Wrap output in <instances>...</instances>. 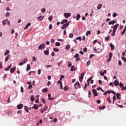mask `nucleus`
I'll return each instance as SVG.
<instances>
[{
	"mask_svg": "<svg viewBox=\"0 0 126 126\" xmlns=\"http://www.w3.org/2000/svg\"><path fill=\"white\" fill-rule=\"evenodd\" d=\"M115 23H116V21H115L113 20V21H111L109 22V23H108V25H114V24Z\"/></svg>",
	"mask_w": 126,
	"mask_h": 126,
	"instance_id": "15",
	"label": "nucleus"
},
{
	"mask_svg": "<svg viewBox=\"0 0 126 126\" xmlns=\"http://www.w3.org/2000/svg\"><path fill=\"white\" fill-rule=\"evenodd\" d=\"M94 51H95L97 53H100L102 51L101 49L98 48L97 49L96 47L94 48Z\"/></svg>",
	"mask_w": 126,
	"mask_h": 126,
	"instance_id": "9",
	"label": "nucleus"
},
{
	"mask_svg": "<svg viewBox=\"0 0 126 126\" xmlns=\"http://www.w3.org/2000/svg\"><path fill=\"white\" fill-rule=\"evenodd\" d=\"M85 71H84L82 73H81V76L79 77V80L80 82H82V81H83L84 79V76L85 75Z\"/></svg>",
	"mask_w": 126,
	"mask_h": 126,
	"instance_id": "2",
	"label": "nucleus"
},
{
	"mask_svg": "<svg viewBox=\"0 0 126 126\" xmlns=\"http://www.w3.org/2000/svg\"><path fill=\"white\" fill-rule=\"evenodd\" d=\"M105 108V106H102V107H99V109L100 110H101V109L103 110V109H104Z\"/></svg>",
	"mask_w": 126,
	"mask_h": 126,
	"instance_id": "41",
	"label": "nucleus"
},
{
	"mask_svg": "<svg viewBox=\"0 0 126 126\" xmlns=\"http://www.w3.org/2000/svg\"><path fill=\"white\" fill-rule=\"evenodd\" d=\"M31 26V23H28V24L26 26V27L24 28V30H26L27 29H28L29 28V27Z\"/></svg>",
	"mask_w": 126,
	"mask_h": 126,
	"instance_id": "13",
	"label": "nucleus"
},
{
	"mask_svg": "<svg viewBox=\"0 0 126 126\" xmlns=\"http://www.w3.org/2000/svg\"><path fill=\"white\" fill-rule=\"evenodd\" d=\"M79 57V55L78 54H76L75 56H74V58H77L78 57Z\"/></svg>",
	"mask_w": 126,
	"mask_h": 126,
	"instance_id": "55",
	"label": "nucleus"
},
{
	"mask_svg": "<svg viewBox=\"0 0 126 126\" xmlns=\"http://www.w3.org/2000/svg\"><path fill=\"white\" fill-rule=\"evenodd\" d=\"M9 15H10V14H9V12H7V13L5 14V16L9 17Z\"/></svg>",
	"mask_w": 126,
	"mask_h": 126,
	"instance_id": "54",
	"label": "nucleus"
},
{
	"mask_svg": "<svg viewBox=\"0 0 126 126\" xmlns=\"http://www.w3.org/2000/svg\"><path fill=\"white\" fill-rule=\"evenodd\" d=\"M48 91V88H46V89H43L42 90V93H45V92H47Z\"/></svg>",
	"mask_w": 126,
	"mask_h": 126,
	"instance_id": "31",
	"label": "nucleus"
},
{
	"mask_svg": "<svg viewBox=\"0 0 126 126\" xmlns=\"http://www.w3.org/2000/svg\"><path fill=\"white\" fill-rule=\"evenodd\" d=\"M46 11V9L45 8L42 9V10H41V12H42L43 13H44Z\"/></svg>",
	"mask_w": 126,
	"mask_h": 126,
	"instance_id": "63",
	"label": "nucleus"
},
{
	"mask_svg": "<svg viewBox=\"0 0 126 126\" xmlns=\"http://www.w3.org/2000/svg\"><path fill=\"white\" fill-rule=\"evenodd\" d=\"M76 40H79L80 41H82L81 37L79 36L76 37Z\"/></svg>",
	"mask_w": 126,
	"mask_h": 126,
	"instance_id": "35",
	"label": "nucleus"
},
{
	"mask_svg": "<svg viewBox=\"0 0 126 126\" xmlns=\"http://www.w3.org/2000/svg\"><path fill=\"white\" fill-rule=\"evenodd\" d=\"M41 101H42V102H43V103L44 104H45V103H46V101H45V100L44 98H42V99H41Z\"/></svg>",
	"mask_w": 126,
	"mask_h": 126,
	"instance_id": "62",
	"label": "nucleus"
},
{
	"mask_svg": "<svg viewBox=\"0 0 126 126\" xmlns=\"http://www.w3.org/2000/svg\"><path fill=\"white\" fill-rule=\"evenodd\" d=\"M51 42L52 43H54V42H55V39H52L51 40Z\"/></svg>",
	"mask_w": 126,
	"mask_h": 126,
	"instance_id": "64",
	"label": "nucleus"
},
{
	"mask_svg": "<svg viewBox=\"0 0 126 126\" xmlns=\"http://www.w3.org/2000/svg\"><path fill=\"white\" fill-rule=\"evenodd\" d=\"M47 51L45 50V51H44V52L45 55L48 56L49 55V49H47Z\"/></svg>",
	"mask_w": 126,
	"mask_h": 126,
	"instance_id": "17",
	"label": "nucleus"
},
{
	"mask_svg": "<svg viewBox=\"0 0 126 126\" xmlns=\"http://www.w3.org/2000/svg\"><path fill=\"white\" fill-rule=\"evenodd\" d=\"M122 59L124 61V62L126 63V58H125L124 57H122Z\"/></svg>",
	"mask_w": 126,
	"mask_h": 126,
	"instance_id": "48",
	"label": "nucleus"
},
{
	"mask_svg": "<svg viewBox=\"0 0 126 126\" xmlns=\"http://www.w3.org/2000/svg\"><path fill=\"white\" fill-rule=\"evenodd\" d=\"M54 51H55V52H59V50L58 49L54 48Z\"/></svg>",
	"mask_w": 126,
	"mask_h": 126,
	"instance_id": "60",
	"label": "nucleus"
},
{
	"mask_svg": "<svg viewBox=\"0 0 126 126\" xmlns=\"http://www.w3.org/2000/svg\"><path fill=\"white\" fill-rule=\"evenodd\" d=\"M119 84H120V82H119V81H118V79L115 80L114 82V85L116 87L119 86Z\"/></svg>",
	"mask_w": 126,
	"mask_h": 126,
	"instance_id": "8",
	"label": "nucleus"
},
{
	"mask_svg": "<svg viewBox=\"0 0 126 126\" xmlns=\"http://www.w3.org/2000/svg\"><path fill=\"white\" fill-rule=\"evenodd\" d=\"M23 107H24V105L22 104H20L17 106V108L18 109H22Z\"/></svg>",
	"mask_w": 126,
	"mask_h": 126,
	"instance_id": "10",
	"label": "nucleus"
},
{
	"mask_svg": "<svg viewBox=\"0 0 126 126\" xmlns=\"http://www.w3.org/2000/svg\"><path fill=\"white\" fill-rule=\"evenodd\" d=\"M63 90H64L65 91H66L67 90H68V88H67V86L64 87V88H63Z\"/></svg>",
	"mask_w": 126,
	"mask_h": 126,
	"instance_id": "45",
	"label": "nucleus"
},
{
	"mask_svg": "<svg viewBox=\"0 0 126 126\" xmlns=\"http://www.w3.org/2000/svg\"><path fill=\"white\" fill-rule=\"evenodd\" d=\"M67 19H63L62 20V21L61 22V25L64 24V23H67Z\"/></svg>",
	"mask_w": 126,
	"mask_h": 126,
	"instance_id": "16",
	"label": "nucleus"
},
{
	"mask_svg": "<svg viewBox=\"0 0 126 126\" xmlns=\"http://www.w3.org/2000/svg\"><path fill=\"white\" fill-rule=\"evenodd\" d=\"M119 87H120V88H122V89H123V88H124V87L123 84L122 83H120L119 84Z\"/></svg>",
	"mask_w": 126,
	"mask_h": 126,
	"instance_id": "30",
	"label": "nucleus"
},
{
	"mask_svg": "<svg viewBox=\"0 0 126 126\" xmlns=\"http://www.w3.org/2000/svg\"><path fill=\"white\" fill-rule=\"evenodd\" d=\"M28 61V59L26 58V59H24V61H22V62H23V63H26Z\"/></svg>",
	"mask_w": 126,
	"mask_h": 126,
	"instance_id": "23",
	"label": "nucleus"
},
{
	"mask_svg": "<svg viewBox=\"0 0 126 126\" xmlns=\"http://www.w3.org/2000/svg\"><path fill=\"white\" fill-rule=\"evenodd\" d=\"M88 94L89 95H88V97H91L90 95L92 94V93L90 91H88Z\"/></svg>",
	"mask_w": 126,
	"mask_h": 126,
	"instance_id": "42",
	"label": "nucleus"
},
{
	"mask_svg": "<svg viewBox=\"0 0 126 126\" xmlns=\"http://www.w3.org/2000/svg\"><path fill=\"white\" fill-rule=\"evenodd\" d=\"M31 69V67L30 64H28L27 65V69L26 71H29Z\"/></svg>",
	"mask_w": 126,
	"mask_h": 126,
	"instance_id": "14",
	"label": "nucleus"
},
{
	"mask_svg": "<svg viewBox=\"0 0 126 126\" xmlns=\"http://www.w3.org/2000/svg\"><path fill=\"white\" fill-rule=\"evenodd\" d=\"M30 99H31V100L32 101H34V100H35V98H34V95H32V96H31Z\"/></svg>",
	"mask_w": 126,
	"mask_h": 126,
	"instance_id": "22",
	"label": "nucleus"
},
{
	"mask_svg": "<svg viewBox=\"0 0 126 126\" xmlns=\"http://www.w3.org/2000/svg\"><path fill=\"white\" fill-rule=\"evenodd\" d=\"M60 83V84H61V85H60V89H63V85H62V82H61V81H58V83Z\"/></svg>",
	"mask_w": 126,
	"mask_h": 126,
	"instance_id": "34",
	"label": "nucleus"
},
{
	"mask_svg": "<svg viewBox=\"0 0 126 126\" xmlns=\"http://www.w3.org/2000/svg\"><path fill=\"white\" fill-rule=\"evenodd\" d=\"M21 93H23V92H24V88H23V87H21Z\"/></svg>",
	"mask_w": 126,
	"mask_h": 126,
	"instance_id": "44",
	"label": "nucleus"
},
{
	"mask_svg": "<svg viewBox=\"0 0 126 126\" xmlns=\"http://www.w3.org/2000/svg\"><path fill=\"white\" fill-rule=\"evenodd\" d=\"M88 34L89 35H91V31H87V32L86 33V36H88Z\"/></svg>",
	"mask_w": 126,
	"mask_h": 126,
	"instance_id": "29",
	"label": "nucleus"
},
{
	"mask_svg": "<svg viewBox=\"0 0 126 126\" xmlns=\"http://www.w3.org/2000/svg\"><path fill=\"white\" fill-rule=\"evenodd\" d=\"M38 105L37 104H34L32 108L35 110H37L38 109Z\"/></svg>",
	"mask_w": 126,
	"mask_h": 126,
	"instance_id": "11",
	"label": "nucleus"
},
{
	"mask_svg": "<svg viewBox=\"0 0 126 126\" xmlns=\"http://www.w3.org/2000/svg\"><path fill=\"white\" fill-rule=\"evenodd\" d=\"M113 104H114V101H115V100L116 99L115 95H114L113 96Z\"/></svg>",
	"mask_w": 126,
	"mask_h": 126,
	"instance_id": "39",
	"label": "nucleus"
},
{
	"mask_svg": "<svg viewBox=\"0 0 126 126\" xmlns=\"http://www.w3.org/2000/svg\"><path fill=\"white\" fill-rule=\"evenodd\" d=\"M72 64L71 62H68V67H71Z\"/></svg>",
	"mask_w": 126,
	"mask_h": 126,
	"instance_id": "33",
	"label": "nucleus"
},
{
	"mask_svg": "<svg viewBox=\"0 0 126 126\" xmlns=\"http://www.w3.org/2000/svg\"><path fill=\"white\" fill-rule=\"evenodd\" d=\"M68 26H69V23H66L62 26V27H61V29L64 30L66 29V28H67Z\"/></svg>",
	"mask_w": 126,
	"mask_h": 126,
	"instance_id": "3",
	"label": "nucleus"
},
{
	"mask_svg": "<svg viewBox=\"0 0 126 126\" xmlns=\"http://www.w3.org/2000/svg\"><path fill=\"white\" fill-rule=\"evenodd\" d=\"M118 64L119 65L121 66L123 63H122V62H121V61H119V62H118Z\"/></svg>",
	"mask_w": 126,
	"mask_h": 126,
	"instance_id": "58",
	"label": "nucleus"
},
{
	"mask_svg": "<svg viewBox=\"0 0 126 126\" xmlns=\"http://www.w3.org/2000/svg\"><path fill=\"white\" fill-rule=\"evenodd\" d=\"M71 13H64V16L66 18H68V17H71Z\"/></svg>",
	"mask_w": 126,
	"mask_h": 126,
	"instance_id": "6",
	"label": "nucleus"
},
{
	"mask_svg": "<svg viewBox=\"0 0 126 126\" xmlns=\"http://www.w3.org/2000/svg\"><path fill=\"white\" fill-rule=\"evenodd\" d=\"M112 56H113V54L112 53H110L109 54V58H112Z\"/></svg>",
	"mask_w": 126,
	"mask_h": 126,
	"instance_id": "40",
	"label": "nucleus"
},
{
	"mask_svg": "<svg viewBox=\"0 0 126 126\" xmlns=\"http://www.w3.org/2000/svg\"><path fill=\"white\" fill-rule=\"evenodd\" d=\"M93 94H94V96H98V94L97 93V91L96 90V89H93Z\"/></svg>",
	"mask_w": 126,
	"mask_h": 126,
	"instance_id": "7",
	"label": "nucleus"
},
{
	"mask_svg": "<svg viewBox=\"0 0 126 126\" xmlns=\"http://www.w3.org/2000/svg\"><path fill=\"white\" fill-rule=\"evenodd\" d=\"M24 109H25L26 112H27V113H29V110H28V107H27V106H25L24 107Z\"/></svg>",
	"mask_w": 126,
	"mask_h": 126,
	"instance_id": "28",
	"label": "nucleus"
},
{
	"mask_svg": "<svg viewBox=\"0 0 126 126\" xmlns=\"http://www.w3.org/2000/svg\"><path fill=\"white\" fill-rule=\"evenodd\" d=\"M107 101H108V102L109 103H111V100H110V97H108V98H107Z\"/></svg>",
	"mask_w": 126,
	"mask_h": 126,
	"instance_id": "49",
	"label": "nucleus"
},
{
	"mask_svg": "<svg viewBox=\"0 0 126 126\" xmlns=\"http://www.w3.org/2000/svg\"><path fill=\"white\" fill-rule=\"evenodd\" d=\"M116 96H117V99H119L120 100L121 99V97H120V96H121V94H117Z\"/></svg>",
	"mask_w": 126,
	"mask_h": 126,
	"instance_id": "27",
	"label": "nucleus"
},
{
	"mask_svg": "<svg viewBox=\"0 0 126 126\" xmlns=\"http://www.w3.org/2000/svg\"><path fill=\"white\" fill-rule=\"evenodd\" d=\"M44 18V16H38V17H37V19L39 20V21H42Z\"/></svg>",
	"mask_w": 126,
	"mask_h": 126,
	"instance_id": "18",
	"label": "nucleus"
},
{
	"mask_svg": "<svg viewBox=\"0 0 126 126\" xmlns=\"http://www.w3.org/2000/svg\"><path fill=\"white\" fill-rule=\"evenodd\" d=\"M41 70L40 69H39L38 70H37V73H38V75H39L41 74Z\"/></svg>",
	"mask_w": 126,
	"mask_h": 126,
	"instance_id": "43",
	"label": "nucleus"
},
{
	"mask_svg": "<svg viewBox=\"0 0 126 126\" xmlns=\"http://www.w3.org/2000/svg\"><path fill=\"white\" fill-rule=\"evenodd\" d=\"M52 27H53V26H52V24H50V25H49V29L50 30H52Z\"/></svg>",
	"mask_w": 126,
	"mask_h": 126,
	"instance_id": "50",
	"label": "nucleus"
},
{
	"mask_svg": "<svg viewBox=\"0 0 126 126\" xmlns=\"http://www.w3.org/2000/svg\"><path fill=\"white\" fill-rule=\"evenodd\" d=\"M9 56H10V55H8L5 58V63L7 62L8 61V60H9Z\"/></svg>",
	"mask_w": 126,
	"mask_h": 126,
	"instance_id": "24",
	"label": "nucleus"
},
{
	"mask_svg": "<svg viewBox=\"0 0 126 126\" xmlns=\"http://www.w3.org/2000/svg\"><path fill=\"white\" fill-rule=\"evenodd\" d=\"M105 41H109L110 40V36L108 35L107 37H105Z\"/></svg>",
	"mask_w": 126,
	"mask_h": 126,
	"instance_id": "25",
	"label": "nucleus"
},
{
	"mask_svg": "<svg viewBox=\"0 0 126 126\" xmlns=\"http://www.w3.org/2000/svg\"><path fill=\"white\" fill-rule=\"evenodd\" d=\"M16 69V68L15 67H12L11 69H10V72L11 73H14V71H15V70Z\"/></svg>",
	"mask_w": 126,
	"mask_h": 126,
	"instance_id": "12",
	"label": "nucleus"
},
{
	"mask_svg": "<svg viewBox=\"0 0 126 126\" xmlns=\"http://www.w3.org/2000/svg\"><path fill=\"white\" fill-rule=\"evenodd\" d=\"M46 68H51L52 66H51V65H46Z\"/></svg>",
	"mask_w": 126,
	"mask_h": 126,
	"instance_id": "57",
	"label": "nucleus"
},
{
	"mask_svg": "<svg viewBox=\"0 0 126 126\" xmlns=\"http://www.w3.org/2000/svg\"><path fill=\"white\" fill-rule=\"evenodd\" d=\"M32 85H30L28 88V89H32Z\"/></svg>",
	"mask_w": 126,
	"mask_h": 126,
	"instance_id": "47",
	"label": "nucleus"
},
{
	"mask_svg": "<svg viewBox=\"0 0 126 126\" xmlns=\"http://www.w3.org/2000/svg\"><path fill=\"white\" fill-rule=\"evenodd\" d=\"M76 68H75V66H71V68H70V71H75Z\"/></svg>",
	"mask_w": 126,
	"mask_h": 126,
	"instance_id": "19",
	"label": "nucleus"
},
{
	"mask_svg": "<svg viewBox=\"0 0 126 126\" xmlns=\"http://www.w3.org/2000/svg\"><path fill=\"white\" fill-rule=\"evenodd\" d=\"M80 17H81L80 15L79 14H78L77 15V16H76V20L79 21V19L80 18Z\"/></svg>",
	"mask_w": 126,
	"mask_h": 126,
	"instance_id": "20",
	"label": "nucleus"
},
{
	"mask_svg": "<svg viewBox=\"0 0 126 126\" xmlns=\"http://www.w3.org/2000/svg\"><path fill=\"white\" fill-rule=\"evenodd\" d=\"M10 68H11V64L10 65V66H8V67L5 68V70L8 71Z\"/></svg>",
	"mask_w": 126,
	"mask_h": 126,
	"instance_id": "26",
	"label": "nucleus"
},
{
	"mask_svg": "<svg viewBox=\"0 0 126 126\" xmlns=\"http://www.w3.org/2000/svg\"><path fill=\"white\" fill-rule=\"evenodd\" d=\"M121 90L122 91H123V90H126V86L125 87H123Z\"/></svg>",
	"mask_w": 126,
	"mask_h": 126,
	"instance_id": "59",
	"label": "nucleus"
},
{
	"mask_svg": "<svg viewBox=\"0 0 126 126\" xmlns=\"http://www.w3.org/2000/svg\"><path fill=\"white\" fill-rule=\"evenodd\" d=\"M74 88L75 89H81V87L79 82L77 81L74 84Z\"/></svg>",
	"mask_w": 126,
	"mask_h": 126,
	"instance_id": "1",
	"label": "nucleus"
},
{
	"mask_svg": "<svg viewBox=\"0 0 126 126\" xmlns=\"http://www.w3.org/2000/svg\"><path fill=\"white\" fill-rule=\"evenodd\" d=\"M102 4H100L98 5L97 6V9H101V7H102Z\"/></svg>",
	"mask_w": 126,
	"mask_h": 126,
	"instance_id": "32",
	"label": "nucleus"
},
{
	"mask_svg": "<svg viewBox=\"0 0 126 126\" xmlns=\"http://www.w3.org/2000/svg\"><path fill=\"white\" fill-rule=\"evenodd\" d=\"M36 61V59L35 57H32V62H35Z\"/></svg>",
	"mask_w": 126,
	"mask_h": 126,
	"instance_id": "52",
	"label": "nucleus"
},
{
	"mask_svg": "<svg viewBox=\"0 0 126 126\" xmlns=\"http://www.w3.org/2000/svg\"><path fill=\"white\" fill-rule=\"evenodd\" d=\"M70 48V46L69 45H67L66 47H65V49H67V50H68Z\"/></svg>",
	"mask_w": 126,
	"mask_h": 126,
	"instance_id": "38",
	"label": "nucleus"
},
{
	"mask_svg": "<svg viewBox=\"0 0 126 126\" xmlns=\"http://www.w3.org/2000/svg\"><path fill=\"white\" fill-rule=\"evenodd\" d=\"M116 16H117L116 13H113V17L115 18L116 17Z\"/></svg>",
	"mask_w": 126,
	"mask_h": 126,
	"instance_id": "61",
	"label": "nucleus"
},
{
	"mask_svg": "<svg viewBox=\"0 0 126 126\" xmlns=\"http://www.w3.org/2000/svg\"><path fill=\"white\" fill-rule=\"evenodd\" d=\"M55 45L56 46H61V44L59 42H56L55 43Z\"/></svg>",
	"mask_w": 126,
	"mask_h": 126,
	"instance_id": "37",
	"label": "nucleus"
},
{
	"mask_svg": "<svg viewBox=\"0 0 126 126\" xmlns=\"http://www.w3.org/2000/svg\"><path fill=\"white\" fill-rule=\"evenodd\" d=\"M100 75H101L102 76H104V73L102 71H100Z\"/></svg>",
	"mask_w": 126,
	"mask_h": 126,
	"instance_id": "51",
	"label": "nucleus"
},
{
	"mask_svg": "<svg viewBox=\"0 0 126 126\" xmlns=\"http://www.w3.org/2000/svg\"><path fill=\"white\" fill-rule=\"evenodd\" d=\"M9 52H10L9 51L6 50V52H5V53H4V55L5 56L7 55L9 53Z\"/></svg>",
	"mask_w": 126,
	"mask_h": 126,
	"instance_id": "36",
	"label": "nucleus"
},
{
	"mask_svg": "<svg viewBox=\"0 0 126 126\" xmlns=\"http://www.w3.org/2000/svg\"><path fill=\"white\" fill-rule=\"evenodd\" d=\"M116 33V31H113V33L111 34V36H115Z\"/></svg>",
	"mask_w": 126,
	"mask_h": 126,
	"instance_id": "53",
	"label": "nucleus"
},
{
	"mask_svg": "<svg viewBox=\"0 0 126 126\" xmlns=\"http://www.w3.org/2000/svg\"><path fill=\"white\" fill-rule=\"evenodd\" d=\"M63 78H64V76L63 75H62L60 78V81H61Z\"/></svg>",
	"mask_w": 126,
	"mask_h": 126,
	"instance_id": "46",
	"label": "nucleus"
},
{
	"mask_svg": "<svg viewBox=\"0 0 126 126\" xmlns=\"http://www.w3.org/2000/svg\"><path fill=\"white\" fill-rule=\"evenodd\" d=\"M45 44L43 43L40 45H39V46H38V50H42L44 48H45Z\"/></svg>",
	"mask_w": 126,
	"mask_h": 126,
	"instance_id": "5",
	"label": "nucleus"
},
{
	"mask_svg": "<svg viewBox=\"0 0 126 126\" xmlns=\"http://www.w3.org/2000/svg\"><path fill=\"white\" fill-rule=\"evenodd\" d=\"M119 24H116L114 26H111V28H113V31L116 32V31L118 29V27H119Z\"/></svg>",
	"mask_w": 126,
	"mask_h": 126,
	"instance_id": "4",
	"label": "nucleus"
},
{
	"mask_svg": "<svg viewBox=\"0 0 126 126\" xmlns=\"http://www.w3.org/2000/svg\"><path fill=\"white\" fill-rule=\"evenodd\" d=\"M87 51H88L87 48L85 47V48H84L83 49V51H84V52H87Z\"/></svg>",
	"mask_w": 126,
	"mask_h": 126,
	"instance_id": "56",
	"label": "nucleus"
},
{
	"mask_svg": "<svg viewBox=\"0 0 126 126\" xmlns=\"http://www.w3.org/2000/svg\"><path fill=\"white\" fill-rule=\"evenodd\" d=\"M109 45L111 48V50H113L115 49L114 45H113L112 43H110Z\"/></svg>",
	"mask_w": 126,
	"mask_h": 126,
	"instance_id": "21",
	"label": "nucleus"
}]
</instances>
